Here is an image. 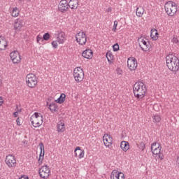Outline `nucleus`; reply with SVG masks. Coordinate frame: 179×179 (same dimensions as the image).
Instances as JSON below:
<instances>
[{"label": "nucleus", "instance_id": "5fc2aeb1", "mask_svg": "<svg viewBox=\"0 0 179 179\" xmlns=\"http://www.w3.org/2000/svg\"><path fill=\"white\" fill-rule=\"evenodd\" d=\"M19 1H22V0H19Z\"/></svg>", "mask_w": 179, "mask_h": 179}, {"label": "nucleus", "instance_id": "37998d69", "mask_svg": "<svg viewBox=\"0 0 179 179\" xmlns=\"http://www.w3.org/2000/svg\"><path fill=\"white\" fill-rule=\"evenodd\" d=\"M57 41L59 43V44H64V39H61L59 37L57 38Z\"/></svg>", "mask_w": 179, "mask_h": 179}, {"label": "nucleus", "instance_id": "6ab92c4d", "mask_svg": "<svg viewBox=\"0 0 179 179\" xmlns=\"http://www.w3.org/2000/svg\"><path fill=\"white\" fill-rule=\"evenodd\" d=\"M22 27H23V21L20 19L16 20L14 23L15 30L19 31Z\"/></svg>", "mask_w": 179, "mask_h": 179}, {"label": "nucleus", "instance_id": "473e14b6", "mask_svg": "<svg viewBox=\"0 0 179 179\" xmlns=\"http://www.w3.org/2000/svg\"><path fill=\"white\" fill-rule=\"evenodd\" d=\"M51 37V36L50 35V33H45L43 36V39L42 41L44 40L45 41H48L50 40V38Z\"/></svg>", "mask_w": 179, "mask_h": 179}, {"label": "nucleus", "instance_id": "ddd939ff", "mask_svg": "<svg viewBox=\"0 0 179 179\" xmlns=\"http://www.w3.org/2000/svg\"><path fill=\"white\" fill-rule=\"evenodd\" d=\"M110 179H125V176L122 172L117 170H113L110 174Z\"/></svg>", "mask_w": 179, "mask_h": 179}, {"label": "nucleus", "instance_id": "1a4fd4ad", "mask_svg": "<svg viewBox=\"0 0 179 179\" xmlns=\"http://www.w3.org/2000/svg\"><path fill=\"white\" fill-rule=\"evenodd\" d=\"M145 38L143 37H141L138 39V43H142V44H143L144 48L142 47V45H141V43H139V47L141 48V49L142 50V51H149V50H150V43H149V41H146Z\"/></svg>", "mask_w": 179, "mask_h": 179}, {"label": "nucleus", "instance_id": "c85d7f7f", "mask_svg": "<svg viewBox=\"0 0 179 179\" xmlns=\"http://www.w3.org/2000/svg\"><path fill=\"white\" fill-rule=\"evenodd\" d=\"M11 15L13 17H17V16H19V10L17 9V7H15L13 9Z\"/></svg>", "mask_w": 179, "mask_h": 179}, {"label": "nucleus", "instance_id": "b1692460", "mask_svg": "<svg viewBox=\"0 0 179 179\" xmlns=\"http://www.w3.org/2000/svg\"><path fill=\"white\" fill-rule=\"evenodd\" d=\"M136 13L138 17H142L143 13H145V8H143L142 6L138 7L136 8Z\"/></svg>", "mask_w": 179, "mask_h": 179}, {"label": "nucleus", "instance_id": "e433bc0d", "mask_svg": "<svg viewBox=\"0 0 179 179\" xmlns=\"http://www.w3.org/2000/svg\"><path fill=\"white\" fill-rule=\"evenodd\" d=\"M117 26H118V21L115 20V21H114L113 27L112 29L113 31H116Z\"/></svg>", "mask_w": 179, "mask_h": 179}, {"label": "nucleus", "instance_id": "49530a36", "mask_svg": "<svg viewBox=\"0 0 179 179\" xmlns=\"http://www.w3.org/2000/svg\"><path fill=\"white\" fill-rule=\"evenodd\" d=\"M19 179H29V176H23L20 177Z\"/></svg>", "mask_w": 179, "mask_h": 179}, {"label": "nucleus", "instance_id": "f03ea898", "mask_svg": "<svg viewBox=\"0 0 179 179\" xmlns=\"http://www.w3.org/2000/svg\"><path fill=\"white\" fill-rule=\"evenodd\" d=\"M166 66L172 72L179 71V59L173 55H168L166 57Z\"/></svg>", "mask_w": 179, "mask_h": 179}, {"label": "nucleus", "instance_id": "f257e3e1", "mask_svg": "<svg viewBox=\"0 0 179 179\" xmlns=\"http://www.w3.org/2000/svg\"><path fill=\"white\" fill-rule=\"evenodd\" d=\"M146 90V85L143 82L136 83L133 87L134 96L138 101H142L145 98Z\"/></svg>", "mask_w": 179, "mask_h": 179}, {"label": "nucleus", "instance_id": "bb28decb", "mask_svg": "<svg viewBox=\"0 0 179 179\" xmlns=\"http://www.w3.org/2000/svg\"><path fill=\"white\" fill-rule=\"evenodd\" d=\"M106 57L109 64H111V62H113L112 61H114V55H113V53L111 52V51H108V52L106 55Z\"/></svg>", "mask_w": 179, "mask_h": 179}, {"label": "nucleus", "instance_id": "3c124183", "mask_svg": "<svg viewBox=\"0 0 179 179\" xmlns=\"http://www.w3.org/2000/svg\"><path fill=\"white\" fill-rule=\"evenodd\" d=\"M2 86V80L0 78V87Z\"/></svg>", "mask_w": 179, "mask_h": 179}, {"label": "nucleus", "instance_id": "4be33fe9", "mask_svg": "<svg viewBox=\"0 0 179 179\" xmlns=\"http://www.w3.org/2000/svg\"><path fill=\"white\" fill-rule=\"evenodd\" d=\"M120 148L123 152H127L129 150V143L127 141H122L120 143Z\"/></svg>", "mask_w": 179, "mask_h": 179}, {"label": "nucleus", "instance_id": "09e8293b", "mask_svg": "<svg viewBox=\"0 0 179 179\" xmlns=\"http://www.w3.org/2000/svg\"><path fill=\"white\" fill-rule=\"evenodd\" d=\"M17 114H18L17 111L13 113L14 117H17Z\"/></svg>", "mask_w": 179, "mask_h": 179}, {"label": "nucleus", "instance_id": "c9c22d12", "mask_svg": "<svg viewBox=\"0 0 179 179\" xmlns=\"http://www.w3.org/2000/svg\"><path fill=\"white\" fill-rule=\"evenodd\" d=\"M145 148H146V144H145V143L143 142H141L139 145L140 150H142V152H143Z\"/></svg>", "mask_w": 179, "mask_h": 179}, {"label": "nucleus", "instance_id": "4c0bfd02", "mask_svg": "<svg viewBox=\"0 0 179 179\" xmlns=\"http://www.w3.org/2000/svg\"><path fill=\"white\" fill-rule=\"evenodd\" d=\"M52 45L53 48H58V43L55 41H53L52 42Z\"/></svg>", "mask_w": 179, "mask_h": 179}, {"label": "nucleus", "instance_id": "9b49d317", "mask_svg": "<svg viewBox=\"0 0 179 179\" xmlns=\"http://www.w3.org/2000/svg\"><path fill=\"white\" fill-rule=\"evenodd\" d=\"M127 66L129 71H135L136 68H138V61L134 57H132L131 59L129 58L127 61Z\"/></svg>", "mask_w": 179, "mask_h": 179}, {"label": "nucleus", "instance_id": "ea45409f", "mask_svg": "<svg viewBox=\"0 0 179 179\" xmlns=\"http://www.w3.org/2000/svg\"><path fill=\"white\" fill-rule=\"evenodd\" d=\"M172 42H173L174 44H178V43H179L178 38H176V37L173 38Z\"/></svg>", "mask_w": 179, "mask_h": 179}, {"label": "nucleus", "instance_id": "7c9ffc66", "mask_svg": "<svg viewBox=\"0 0 179 179\" xmlns=\"http://www.w3.org/2000/svg\"><path fill=\"white\" fill-rule=\"evenodd\" d=\"M162 145H160L159 143H153L151 145V151L153 152L154 150H156V149H158L159 148H161Z\"/></svg>", "mask_w": 179, "mask_h": 179}, {"label": "nucleus", "instance_id": "423d86ee", "mask_svg": "<svg viewBox=\"0 0 179 179\" xmlns=\"http://www.w3.org/2000/svg\"><path fill=\"white\" fill-rule=\"evenodd\" d=\"M38 173L41 178L47 179L51 174V169H50V166L45 165L39 169Z\"/></svg>", "mask_w": 179, "mask_h": 179}, {"label": "nucleus", "instance_id": "0eeeda50", "mask_svg": "<svg viewBox=\"0 0 179 179\" xmlns=\"http://www.w3.org/2000/svg\"><path fill=\"white\" fill-rule=\"evenodd\" d=\"M76 41L80 45H85L87 42V36L85 32H79L76 35Z\"/></svg>", "mask_w": 179, "mask_h": 179}, {"label": "nucleus", "instance_id": "864d4df0", "mask_svg": "<svg viewBox=\"0 0 179 179\" xmlns=\"http://www.w3.org/2000/svg\"><path fill=\"white\" fill-rule=\"evenodd\" d=\"M29 1H31V0H29Z\"/></svg>", "mask_w": 179, "mask_h": 179}, {"label": "nucleus", "instance_id": "4468645a", "mask_svg": "<svg viewBox=\"0 0 179 179\" xmlns=\"http://www.w3.org/2000/svg\"><path fill=\"white\" fill-rule=\"evenodd\" d=\"M69 8V6L68 1H66V0L60 1L59 4V10L60 12H66L68 10Z\"/></svg>", "mask_w": 179, "mask_h": 179}, {"label": "nucleus", "instance_id": "7ed1b4c3", "mask_svg": "<svg viewBox=\"0 0 179 179\" xmlns=\"http://www.w3.org/2000/svg\"><path fill=\"white\" fill-rule=\"evenodd\" d=\"M164 8L169 16H174L177 13V5L173 1L166 2Z\"/></svg>", "mask_w": 179, "mask_h": 179}, {"label": "nucleus", "instance_id": "a18cd8bd", "mask_svg": "<svg viewBox=\"0 0 179 179\" xmlns=\"http://www.w3.org/2000/svg\"><path fill=\"white\" fill-rule=\"evenodd\" d=\"M159 157L161 160H163L164 159V155H163V154L159 153Z\"/></svg>", "mask_w": 179, "mask_h": 179}, {"label": "nucleus", "instance_id": "a211bd4d", "mask_svg": "<svg viewBox=\"0 0 179 179\" xmlns=\"http://www.w3.org/2000/svg\"><path fill=\"white\" fill-rule=\"evenodd\" d=\"M83 57L87 59H92V58H93V50L86 49L83 52Z\"/></svg>", "mask_w": 179, "mask_h": 179}, {"label": "nucleus", "instance_id": "603ef678", "mask_svg": "<svg viewBox=\"0 0 179 179\" xmlns=\"http://www.w3.org/2000/svg\"><path fill=\"white\" fill-rule=\"evenodd\" d=\"M47 106H48V102H47Z\"/></svg>", "mask_w": 179, "mask_h": 179}, {"label": "nucleus", "instance_id": "20e7f679", "mask_svg": "<svg viewBox=\"0 0 179 179\" xmlns=\"http://www.w3.org/2000/svg\"><path fill=\"white\" fill-rule=\"evenodd\" d=\"M73 76L77 83H80L85 79V73L83 69L80 67H76L73 70Z\"/></svg>", "mask_w": 179, "mask_h": 179}, {"label": "nucleus", "instance_id": "9d476101", "mask_svg": "<svg viewBox=\"0 0 179 179\" xmlns=\"http://www.w3.org/2000/svg\"><path fill=\"white\" fill-rule=\"evenodd\" d=\"M10 58L13 62V64H19L21 61L20 58V53H19V51L15 50L13 52H11L10 53Z\"/></svg>", "mask_w": 179, "mask_h": 179}, {"label": "nucleus", "instance_id": "aec40b11", "mask_svg": "<svg viewBox=\"0 0 179 179\" xmlns=\"http://www.w3.org/2000/svg\"><path fill=\"white\" fill-rule=\"evenodd\" d=\"M57 132L62 134V132H65V123H64V122H59L57 124Z\"/></svg>", "mask_w": 179, "mask_h": 179}, {"label": "nucleus", "instance_id": "412c9836", "mask_svg": "<svg viewBox=\"0 0 179 179\" xmlns=\"http://www.w3.org/2000/svg\"><path fill=\"white\" fill-rule=\"evenodd\" d=\"M49 110H50L51 113H57L58 112V105L56 103V102H52L49 105L48 107Z\"/></svg>", "mask_w": 179, "mask_h": 179}, {"label": "nucleus", "instance_id": "c03bdc74", "mask_svg": "<svg viewBox=\"0 0 179 179\" xmlns=\"http://www.w3.org/2000/svg\"><path fill=\"white\" fill-rule=\"evenodd\" d=\"M16 122H17V125H18V127H20V125H22V123H20V117L17 118Z\"/></svg>", "mask_w": 179, "mask_h": 179}, {"label": "nucleus", "instance_id": "a19ab883", "mask_svg": "<svg viewBox=\"0 0 179 179\" xmlns=\"http://www.w3.org/2000/svg\"><path fill=\"white\" fill-rule=\"evenodd\" d=\"M58 37L59 38L61 37V38L64 40V38H65V33H64V32L59 33Z\"/></svg>", "mask_w": 179, "mask_h": 179}, {"label": "nucleus", "instance_id": "f3484780", "mask_svg": "<svg viewBox=\"0 0 179 179\" xmlns=\"http://www.w3.org/2000/svg\"><path fill=\"white\" fill-rule=\"evenodd\" d=\"M75 156L79 159H83L85 157V150L80 149V147H76L74 150Z\"/></svg>", "mask_w": 179, "mask_h": 179}, {"label": "nucleus", "instance_id": "a878e982", "mask_svg": "<svg viewBox=\"0 0 179 179\" xmlns=\"http://www.w3.org/2000/svg\"><path fill=\"white\" fill-rule=\"evenodd\" d=\"M157 34H159L157 33V30L156 29H151V38H152V40L156 41L157 40V38H159V36H157Z\"/></svg>", "mask_w": 179, "mask_h": 179}, {"label": "nucleus", "instance_id": "dca6fc26", "mask_svg": "<svg viewBox=\"0 0 179 179\" xmlns=\"http://www.w3.org/2000/svg\"><path fill=\"white\" fill-rule=\"evenodd\" d=\"M8 48V41L4 36H0V51H5Z\"/></svg>", "mask_w": 179, "mask_h": 179}, {"label": "nucleus", "instance_id": "5701e85b", "mask_svg": "<svg viewBox=\"0 0 179 179\" xmlns=\"http://www.w3.org/2000/svg\"><path fill=\"white\" fill-rule=\"evenodd\" d=\"M78 0H70L69 3V6L71 9H78Z\"/></svg>", "mask_w": 179, "mask_h": 179}, {"label": "nucleus", "instance_id": "393cba45", "mask_svg": "<svg viewBox=\"0 0 179 179\" xmlns=\"http://www.w3.org/2000/svg\"><path fill=\"white\" fill-rule=\"evenodd\" d=\"M65 97H66V95L62 93L61 94L60 96L55 101V102L58 103L59 104H62V103L65 101Z\"/></svg>", "mask_w": 179, "mask_h": 179}, {"label": "nucleus", "instance_id": "72a5a7b5", "mask_svg": "<svg viewBox=\"0 0 179 179\" xmlns=\"http://www.w3.org/2000/svg\"><path fill=\"white\" fill-rule=\"evenodd\" d=\"M162 150V146L154 150L153 151H152V152L155 155H160V151Z\"/></svg>", "mask_w": 179, "mask_h": 179}, {"label": "nucleus", "instance_id": "de8ad7c7", "mask_svg": "<svg viewBox=\"0 0 179 179\" xmlns=\"http://www.w3.org/2000/svg\"><path fill=\"white\" fill-rule=\"evenodd\" d=\"M1 100H2V97L0 96V106H2V104H3V101Z\"/></svg>", "mask_w": 179, "mask_h": 179}, {"label": "nucleus", "instance_id": "39448f33", "mask_svg": "<svg viewBox=\"0 0 179 179\" xmlns=\"http://www.w3.org/2000/svg\"><path fill=\"white\" fill-rule=\"evenodd\" d=\"M25 80L28 87H30L31 89H33V87H36V85H37V83H38L36 75L33 73L28 74L26 76Z\"/></svg>", "mask_w": 179, "mask_h": 179}, {"label": "nucleus", "instance_id": "58836bf2", "mask_svg": "<svg viewBox=\"0 0 179 179\" xmlns=\"http://www.w3.org/2000/svg\"><path fill=\"white\" fill-rule=\"evenodd\" d=\"M41 40L43 41V37H41L40 35H38L36 36V43H40Z\"/></svg>", "mask_w": 179, "mask_h": 179}, {"label": "nucleus", "instance_id": "c756f323", "mask_svg": "<svg viewBox=\"0 0 179 179\" xmlns=\"http://www.w3.org/2000/svg\"><path fill=\"white\" fill-rule=\"evenodd\" d=\"M32 117H34L33 120L34 119H38V120H44V118L43 117V115H41V113L35 112L34 115H32Z\"/></svg>", "mask_w": 179, "mask_h": 179}, {"label": "nucleus", "instance_id": "cd10ccee", "mask_svg": "<svg viewBox=\"0 0 179 179\" xmlns=\"http://www.w3.org/2000/svg\"><path fill=\"white\" fill-rule=\"evenodd\" d=\"M43 120H38V118L33 119V121L35 122V126L34 128H37V127H41V125H43Z\"/></svg>", "mask_w": 179, "mask_h": 179}, {"label": "nucleus", "instance_id": "8fccbe9b", "mask_svg": "<svg viewBox=\"0 0 179 179\" xmlns=\"http://www.w3.org/2000/svg\"><path fill=\"white\" fill-rule=\"evenodd\" d=\"M107 12H111V8H108L107 9Z\"/></svg>", "mask_w": 179, "mask_h": 179}, {"label": "nucleus", "instance_id": "79ce46f5", "mask_svg": "<svg viewBox=\"0 0 179 179\" xmlns=\"http://www.w3.org/2000/svg\"><path fill=\"white\" fill-rule=\"evenodd\" d=\"M33 118H34V116H31L30 117V121H31V125H33L34 127V126H36V123H35L34 120H33Z\"/></svg>", "mask_w": 179, "mask_h": 179}, {"label": "nucleus", "instance_id": "2f4dec72", "mask_svg": "<svg viewBox=\"0 0 179 179\" xmlns=\"http://www.w3.org/2000/svg\"><path fill=\"white\" fill-rule=\"evenodd\" d=\"M153 122H160L162 121V117L159 115H154L152 116Z\"/></svg>", "mask_w": 179, "mask_h": 179}, {"label": "nucleus", "instance_id": "f704fd0d", "mask_svg": "<svg viewBox=\"0 0 179 179\" xmlns=\"http://www.w3.org/2000/svg\"><path fill=\"white\" fill-rule=\"evenodd\" d=\"M113 51L117 52V51H120V45L118 43H115L113 45Z\"/></svg>", "mask_w": 179, "mask_h": 179}, {"label": "nucleus", "instance_id": "6e6552de", "mask_svg": "<svg viewBox=\"0 0 179 179\" xmlns=\"http://www.w3.org/2000/svg\"><path fill=\"white\" fill-rule=\"evenodd\" d=\"M5 162L10 169H12V167H16V158H15V156L12 155L6 156Z\"/></svg>", "mask_w": 179, "mask_h": 179}, {"label": "nucleus", "instance_id": "2eb2a0df", "mask_svg": "<svg viewBox=\"0 0 179 179\" xmlns=\"http://www.w3.org/2000/svg\"><path fill=\"white\" fill-rule=\"evenodd\" d=\"M39 146H40L41 152L39 155V159L38 162L39 166H41V164H43V160H44V155H45L44 144L43 143H40Z\"/></svg>", "mask_w": 179, "mask_h": 179}, {"label": "nucleus", "instance_id": "f8f14e48", "mask_svg": "<svg viewBox=\"0 0 179 179\" xmlns=\"http://www.w3.org/2000/svg\"><path fill=\"white\" fill-rule=\"evenodd\" d=\"M103 141L106 148H110L113 145V137L110 134H105L103 136Z\"/></svg>", "mask_w": 179, "mask_h": 179}]
</instances>
